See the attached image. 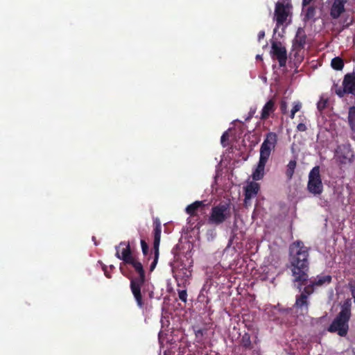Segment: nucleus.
<instances>
[{
  "label": "nucleus",
  "mask_w": 355,
  "mask_h": 355,
  "mask_svg": "<svg viewBox=\"0 0 355 355\" xmlns=\"http://www.w3.org/2000/svg\"><path fill=\"white\" fill-rule=\"evenodd\" d=\"M348 122L352 130L355 132V106L349 108Z\"/></svg>",
  "instance_id": "24"
},
{
  "label": "nucleus",
  "mask_w": 355,
  "mask_h": 355,
  "mask_svg": "<svg viewBox=\"0 0 355 355\" xmlns=\"http://www.w3.org/2000/svg\"><path fill=\"white\" fill-rule=\"evenodd\" d=\"M275 103L273 99H270L262 108L260 119L266 120L275 111Z\"/></svg>",
  "instance_id": "19"
},
{
  "label": "nucleus",
  "mask_w": 355,
  "mask_h": 355,
  "mask_svg": "<svg viewBox=\"0 0 355 355\" xmlns=\"http://www.w3.org/2000/svg\"><path fill=\"white\" fill-rule=\"evenodd\" d=\"M329 103V98L323 96H320L319 101L317 103V108L318 111L322 113L323 110L327 107Z\"/></svg>",
  "instance_id": "26"
},
{
  "label": "nucleus",
  "mask_w": 355,
  "mask_h": 355,
  "mask_svg": "<svg viewBox=\"0 0 355 355\" xmlns=\"http://www.w3.org/2000/svg\"><path fill=\"white\" fill-rule=\"evenodd\" d=\"M103 269L104 270V274L107 277V278H111V275L110 273L107 270V267L105 266H104L103 267Z\"/></svg>",
  "instance_id": "36"
},
{
  "label": "nucleus",
  "mask_w": 355,
  "mask_h": 355,
  "mask_svg": "<svg viewBox=\"0 0 355 355\" xmlns=\"http://www.w3.org/2000/svg\"><path fill=\"white\" fill-rule=\"evenodd\" d=\"M301 107H302V105L300 103H299V102L295 103L291 110H293V112H295L296 113L297 112H298L300 110Z\"/></svg>",
  "instance_id": "33"
},
{
  "label": "nucleus",
  "mask_w": 355,
  "mask_h": 355,
  "mask_svg": "<svg viewBox=\"0 0 355 355\" xmlns=\"http://www.w3.org/2000/svg\"><path fill=\"white\" fill-rule=\"evenodd\" d=\"M295 112H293V110H291V111L290 117H291V119H294V117H295Z\"/></svg>",
  "instance_id": "39"
},
{
  "label": "nucleus",
  "mask_w": 355,
  "mask_h": 355,
  "mask_svg": "<svg viewBox=\"0 0 355 355\" xmlns=\"http://www.w3.org/2000/svg\"><path fill=\"white\" fill-rule=\"evenodd\" d=\"M141 247L144 255H147L149 251V247L145 240L141 239Z\"/></svg>",
  "instance_id": "28"
},
{
  "label": "nucleus",
  "mask_w": 355,
  "mask_h": 355,
  "mask_svg": "<svg viewBox=\"0 0 355 355\" xmlns=\"http://www.w3.org/2000/svg\"><path fill=\"white\" fill-rule=\"evenodd\" d=\"M178 297H179V299L184 302H187V291L186 290H181V291H178Z\"/></svg>",
  "instance_id": "29"
},
{
  "label": "nucleus",
  "mask_w": 355,
  "mask_h": 355,
  "mask_svg": "<svg viewBox=\"0 0 355 355\" xmlns=\"http://www.w3.org/2000/svg\"><path fill=\"white\" fill-rule=\"evenodd\" d=\"M153 250H154V259L150 264V270L153 271L157 263L159 258V247L161 239L162 225L158 220H156L153 223Z\"/></svg>",
  "instance_id": "8"
},
{
  "label": "nucleus",
  "mask_w": 355,
  "mask_h": 355,
  "mask_svg": "<svg viewBox=\"0 0 355 355\" xmlns=\"http://www.w3.org/2000/svg\"><path fill=\"white\" fill-rule=\"evenodd\" d=\"M315 13V8L314 6H309L304 11V21L306 23L311 20L314 21Z\"/></svg>",
  "instance_id": "23"
},
{
  "label": "nucleus",
  "mask_w": 355,
  "mask_h": 355,
  "mask_svg": "<svg viewBox=\"0 0 355 355\" xmlns=\"http://www.w3.org/2000/svg\"><path fill=\"white\" fill-rule=\"evenodd\" d=\"M254 113V111H250L249 118L252 117V116L253 115Z\"/></svg>",
  "instance_id": "40"
},
{
  "label": "nucleus",
  "mask_w": 355,
  "mask_h": 355,
  "mask_svg": "<svg viewBox=\"0 0 355 355\" xmlns=\"http://www.w3.org/2000/svg\"><path fill=\"white\" fill-rule=\"evenodd\" d=\"M280 110L283 114H286L287 111V103L285 101H282L280 105Z\"/></svg>",
  "instance_id": "31"
},
{
  "label": "nucleus",
  "mask_w": 355,
  "mask_h": 355,
  "mask_svg": "<svg viewBox=\"0 0 355 355\" xmlns=\"http://www.w3.org/2000/svg\"><path fill=\"white\" fill-rule=\"evenodd\" d=\"M351 316V302L347 300L342 304L340 311L329 326L328 331L337 333L342 337L345 336L349 331V321Z\"/></svg>",
  "instance_id": "3"
},
{
  "label": "nucleus",
  "mask_w": 355,
  "mask_h": 355,
  "mask_svg": "<svg viewBox=\"0 0 355 355\" xmlns=\"http://www.w3.org/2000/svg\"><path fill=\"white\" fill-rule=\"evenodd\" d=\"M205 334V331L202 329H199L196 331H195V335L196 338L198 339V341H200L202 340L203 336Z\"/></svg>",
  "instance_id": "30"
},
{
  "label": "nucleus",
  "mask_w": 355,
  "mask_h": 355,
  "mask_svg": "<svg viewBox=\"0 0 355 355\" xmlns=\"http://www.w3.org/2000/svg\"><path fill=\"white\" fill-rule=\"evenodd\" d=\"M254 348V345L251 342L250 335L245 333L240 340V346L235 347L234 353L235 355H245V351L251 350Z\"/></svg>",
  "instance_id": "12"
},
{
  "label": "nucleus",
  "mask_w": 355,
  "mask_h": 355,
  "mask_svg": "<svg viewBox=\"0 0 355 355\" xmlns=\"http://www.w3.org/2000/svg\"><path fill=\"white\" fill-rule=\"evenodd\" d=\"M264 37H265V31H259V33L258 34V40L261 41V40L263 39Z\"/></svg>",
  "instance_id": "34"
},
{
  "label": "nucleus",
  "mask_w": 355,
  "mask_h": 355,
  "mask_svg": "<svg viewBox=\"0 0 355 355\" xmlns=\"http://www.w3.org/2000/svg\"><path fill=\"white\" fill-rule=\"evenodd\" d=\"M297 162L295 159L291 160L287 164L285 174L288 180H291L293 178Z\"/></svg>",
  "instance_id": "22"
},
{
  "label": "nucleus",
  "mask_w": 355,
  "mask_h": 355,
  "mask_svg": "<svg viewBox=\"0 0 355 355\" xmlns=\"http://www.w3.org/2000/svg\"><path fill=\"white\" fill-rule=\"evenodd\" d=\"M332 277L329 275H318L314 279L312 280L315 286H322L328 285L331 282Z\"/></svg>",
  "instance_id": "21"
},
{
  "label": "nucleus",
  "mask_w": 355,
  "mask_h": 355,
  "mask_svg": "<svg viewBox=\"0 0 355 355\" xmlns=\"http://www.w3.org/2000/svg\"><path fill=\"white\" fill-rule=\"evenodd\" d=\"M272 52L278 60L280 67H284L287 60L286 49L281 42H273L272 44Z\"/></svg>",
  "instance_id": "11"
},
{
  "label": "nucleus",
  "mask_w": 355,
  "mask_h": 355,
  "mask_svg": "<svg viewBox=\"0 0 355 355\" xmlns=\"http://www.w3.org/2000/svg\"><path fill=\"white\" fill-rule=\"evenodd\" d=\"M309 248L302 241L292 243L288 249V268L292 272L294 282L297 283V288L301 291L309 281Z\"/></svg>",
  "instance_id": "1"
},
{
  "label": "nucleus",
  "mask_w": 355,
  "mask_h": 355,
  "mask_svg": "<svg viewBox=\"0 0 355 355\" xmlns=\"http://www.w3.org/2000/svg\"><path fill=\"white\" fill-rule=\"evenodd\" d=\"M205 206L204 201L197 200L187 207L186 212L191 216H195L198 215V212L203 214Z\"/></svg>",
  "instance_id": "18"
},
{
  "label": "nucleus",
  "mask_w": 355,
  "mask_h": 355,
  "mask_svg": "<svg viewBox=\"0 0 355 355\" xmlns=\"http://www.w3.org/2000/svg\"><path fill=\"white\" fill-rule=\"evenodd\" d=\"M232 216L230 205L223 202L212 207L208 218V223L211 225H219L230 218Z\"/></svg>",
  "instance_id": "4"
},
{
  "label": "nucleus",
  "mask_w": 355,
  "mask_h": 355,
  "mask_svg": "<svg viewBox=\"0 0 355 355\" xmlns=\"http://www.w3.org/2000/svg\"><path fill=\"white\" fill-rule=\"evenodd\" d=\"M291 7L290 3L286 5L282 2H277L275 5V17L276 19V28L283 25L289 15V8Z\"/></svg>",
  "instance_id": "9"
},
{
  "label": "nucleus",
  "mask_w": 355,
  "mask_h": 355,
  "mask_svg": "<svg viewBox=\"0 0 355 355\" xmlns=\"http://www.w3.org/2000/svg\"><path fill=\"white\" fill-rule=\"evenodd\" d=\"M116 254L115 256L126 264L132 257H135L131 252L130 245L129 242H121L119 245L115 247Z\"/></svg>",
  "instance_id": "10"
},
{
  "label": "nucleus",
  "mask_w": 355,
  "mask_h": 355,
  "mask_svg": "<svg viewBox=\"0 0 355 355\" xmlns=\"http://www.w3.org/2000/svg\"><path fill=\"white\" fill-rule=\"evenodd\" d=\"M313 0H302V6H303V7H305V6H308L309 4H310V3Z\"/></svg>",
  "instance_id": "37"
},
{
  "label": "nucleus",
  "mask_w": 355,
  "mask_h": 355,
  "mask_svg": "<svg viewBox=\"0 0 355 355\" xmlns=\"http://www.w3.org/2000/svg\"><path fill=\"white\" fill-rule=\"evenodd\" d=\"M306 41V35L304 28H297L295 37L293 40V46L298 50L304 47Z\"/></svg>",
  "instance_id": "17"
},
{
  "label": "nucleus",
  "mask_w": 355,
  "mask_h": 355,
  "mask_svg": "<svg viewBox=\"0 0 355 355\" xmlns=\"http://www.w3.org/2000/svg\"><path fill=\"white\" fill-rule=\"evenodd\" d=\"M332 89L339 97H343L345 94L355 95V73H347L343 81V87L334 83Z\"/></svg>",
  "instance_id": "6"
},
{
  "label": "nucleus",
  "mask_w": 355,
  "mask_h": 355,
  "mask_svg": "<svg viewBox=\"0 0 355 355\" xmlns=\"http://www.w3.org/2000/svg\"><path fill=\"white\" fill-rule=\"evenodd\" d=\"M316 287L315 284H313V282L312 280L310 281L309 284L306 285L302 293H305L306 296L308 297L309 295H311L313 291L314 288Z\"/></svg>",
  "instance_id": "27"
},
{
  "label": "nucleus",
  "mask_w": 355,
  "mask_h": 355,
  "mask_svg": "<svg viewBox=\"0 0 355 355\" xmlns=\"http://www.w3.org/2000/svg\"><path fill=\"white\" fill-rule=\"evenodd\" d=\"M331 67L335 70H341L344 67V62L342 58L336 57L331 60Z\"/></svg>",
  "instance_id": "25"
},
{
  "label": "nucleus",
  "mask_w": 355,
  "mask_h": 355,
  "mask_svg": "<svg viewBox=\"0 0 355 355\" xmlns=\"http://www.w3.org/2000/svg\"><path fill=\"white\" fill-rule=\"evenodd\" d=\"M346 3L347 0L334 1L330 9V15L333 19H338L345 12Z\"/></svg>",
  "instance_id": "15"
},
{
  "label": "nucleus",
  "mask_w": 355,
  "mask_h": 355,
  "mask_svg": "<svg viewBox=\"0 0 355 355\" xmlns=\"http://www.w3.org/2000/svg\"><path fill=\"white\" fill-rule=\"evenodd\" d=\"M277 144V135L273 132H268L260 147V156L269 159L271 151Z\"/></svg>",
  "instance_id": "7"
},
{
  "label": "nucleus",
  "mask_w": 355,
  "mask_h": 355,
  "mask_svg": "<svg viewBox=\"0 0 355 355\" xmlns=\"http://www.w3.org/2000/svg\"><path fill=\"white\" fill-rule=\"evenodd\" d=\"M308 191L314 195H320L323 191V185L320 174V167L314 166L309 174Z\"/></svg>",
  "instance_id": "5"
},
{
  "label": "nucleus",
  "mask_w": 355,
  "mask_h": 355,
  "mask_svg": "<svg viewBox=\"0 0 355 355\" xmlns=\"http://www.w3.org/2000/svg\"><path fill=\"white\" fill-rule=\"evenodd\" d=\"M268 160V158L259 156V160L257 168L253 171L252 175V178L254 180H260L263 178L264 175L265 166Z\"/></svg>",
  "instance_id": "16"
},
{
  "label": "nucleus",
  "mask_w": 355,
  "mask_h": 355,
  "mask_svg": "<svg viewBox=\"0 0 355 355\" xmlns=\"http://www.w3.org/2000/svg\"><path fill=\"white\" fill-rule=\"evenodd\" d=\"M351 292H352V297H354V302H355V283L353 284H351Z\"/></svg>",
  "instance_id": "35"
},
{
  "label": "nucleus",
  "mask_w": 355,
  "mask_h": 355,
  "mask_svg": "<svg viewBox=\"0 0 355 355\" xmlns=\"http://www.w3.org/2000/svg\"><path fill=\"white\" fill-rule=\"evenodd\" d=\"M336 154L341 164L350 162L354 157L353 151L348 145L339 146L336 150Z\"/></svg>",
  "instance_id": "13"
},
{
  "label": "nucleus",
  "mask_w": 355,
  "mask_h": 355,
  "mask_svg": "<svg viewBox=\"0 0 355 355\" xmlns=\"http://www.w3.org/2000/svg\"><path fill=\"white\" fill-rule=\"evenodd\" d=\"M227 132H225L223 133V135L221 136V138H220V140H221V143L223 144L224 142V141L227 139Z\"/></svg>",
  "instance_id": "38"
},
{
  "label": "nucleus",
  "mask_w": 355,
  "mask_h": 355,
  "mask_svg": "<svg viewBox=\"0 0 355 355\" xmlns=\"http://www.w3.org/2000/svg\"><path fill=\"white\" fill-rule=\"evenodd\" d=\"M297 129L300 132H304L306 130V126L304 123H300L297 126Z\"/></svg>",
  "instance_id": "32"
},
{
  "label": "nucleus",
  "mask_w": 355,
  "mask_h": 355,
  "mask_svg": "<svg viewBox=\"0 0 355 355\" xmlns=\"http://www.w3.org/2000/svg\"><path fill=\"white\" fill-rule=\"evenodd\" d=\"M126 264L131 265L135 271L138 274V277H134L132 275L127 274L121 263L119 270L123 275L130 279V288L137 302V305L140 309L144 306V302L141 293V288L146 282V272L144 269L142 263L137 260L135 257H132Z\"/></svg>",
  "instance_id": "2"
},
{
  "label": "nucleus",
  "mask_w": 355,
  "mask_h": 355,
  "mask_svg": "<svg viewBox=\"0 0 355 355\" xmlns=\"http://www.w3.org/2000/svg\"><path fill=\"white\" fill-rule=\"evenodd\" d=\"M309 302L308 301V297L305 293H301L297 296L295 306L297 309H301L302 312L307 313Z\"/></svg>",
  "instance_id": "20"
},
{
  "label": "nucleus",
  "mask_w": 355,
  "mask_h": 355,
  "mask_svg": "<svg viewBox=\"0 0 355 355\" xmlns=\"http://www.w3.org/2000/svg\"><path fill=\"white\" fill-rule=\"evenodd\" d=\"M260 189V186L258 183L254 182H250L245 187V199L244 205L248 207L250 205V200L254 198Z\"/></svg>",
  "instance_id": "14"
}]
</instances>
